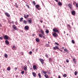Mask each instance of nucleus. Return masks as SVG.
Segmentation results:
<instances>
[{
    "label": "nucleus",
    "mask_w": 78,
    "mask_h": 78,
    "mask_svg": "<svg viewBox=\"0 0 78 78\" xmlns=\"http://www.w3.org/2000/svg\"><path fill=\"white\" fill-rule=\"evenodd\" d=\"M53 31L54 32H55V33H59L60 31L58 30H57V28H54L53 29Z\"/></svg>",
    "instance_id": "nucleus-1"
},
{
    "label": "nucleus",
    "mask_w": 78,
    "mask_h": 78,
    "mask_svg": "<svg viewBox=\"0 0 78 78\" xmlns=\"http://www.w3.org/2000/svg\"><path fill=\"white\" fill-rule=\"evenodd\" d=\"M59 47L57 45H56L55 47H53V49L54 50H59Z\"/></svg>",
    "instance_id": "nucleus-2"
},
{
    "label": "nucleus",
    "mask_w": 78,
    "mask_h": 78,
    "mask_svg": "<svg viewBox=\"0 0 78 78\" xmlns=\"http://www.w3.org/2000/svg\"><path fill=\"white\" fill-rule=\"evenodd\" d=\"M36 8L37 9H38L39 10H40V9H41V8L39 5H37L35 6Z\"/></svg>",
    "instance_id": "nucleus-3"
},
{
    "label": "nucleus",
    "mask_w": 78,
    "mask_h": 78,
    "mask_svg": "<svg viewBox=\"0 0 78 78\" xmlns=\"http://www.w3.org/2000/svg\"><path fill=\"white\" fill-rule=\"evenodd\" d=\"M52 35L54 37H58V36L57 34L56 33H53Z\"/></svg>",
    "instance_id": "nucleus-4"
},
{
    "label": "nucleus",
    "mask_w": 78,
    "mask_h": 78,
    "mask_svg": "<svg viewBox=\"0 0 78 78\" xmlns=\"http://www.w3.org/2000/svg\"><path fill=\"white\" fill-rule=\"evenodd\" d=\"M5 14L6 16H7V17H10V14H9L8 12L5 13Z\"/></svg>",
    "instance_id": "nucleus-5"
},
{
    "label": "nucleus",
    "mask_w": 78,
    "mask_h": 78,
    "mask_svg": "<svg viewBox=\"0 0 78 78\" xmlns=\"http://www.w3.org/2000/svg\"><path fill=\"white\" fill-rule=\"evenodd\" d=\"M9 37L7 35H5L4 37V39H5V40H8V39Z\"/></svg>",
    "instance_id": "nucleus-6"
},
{
    "label": "nucleus",
    "mask_w": 78,
    "mask_h": 78,
    "mask_svg": "<svg viewBox=\"0 0 78 78\" xmlns=\"http://www.w3.org/2000/svg\"><path fill=\"white\" fill-rule=\"evenodd\" d=\"M39 60H40L41 64H43L44 63V60H43V59L41 58H39Z\"/></svg>",
    "instance_id": "nucleus-7"
},
{
    "label": "nucleus",
    "mask_w": 78,
    "mask_h": 78,
    "mask_svg": "<svg viewBox=\"0 0 78 78\" xmlns=\"http://www.w3.org/2000/svg\"><path fill=\"white\" fill-rule=\"evenodd\" d=\"M12 27L13 29H14V30H17V27H16V25H13L12 26Z\"/></svg>",
    "instance_id": "nucleus-8"
},
{
    "label": "nucleus",
    "mask_w": 78,
    "mask_h": 78,
    "mask_svg": "<svg viewBox=\"0 0 78 78\" xmlns=\"http://www.w3.org/2000/svg\"><path fill=\"white\" fill-rule=\"evenodd\" d=\"M27 66L25 65L24 66H23V68L24 70H25V71H26L27 70Z\"/></svg>",
    "instance_id": "nucleus-9"
},
{
    "label": "nucleus",
    "mask_w": 78,
    "mask_h": 78,
    "mask_svg": "<svg viewBox=\"0 0 78 78\" xmlns=\"http://www.w3.org/2000/svg\"><path fill=\"white\" fill-rule=\"evenodd\" d=\"M71 14L73 16H75V14L76 13H75V11H73L71 12Z\"/></svg>",
    "instance_id": "nucleus-10"
},
{
    "label": "nucleus",
    "mask_w": 78,
    "mask_h": 78,
    "mask_svg": "<svg viewBox=\"0 0 78 78\" xmlns=\"http://www.w3.org/2000/svg\"><path fill=\"white\" fill-rule=\"evenodd\" d=\"M25 28L26 30H29V27L28 26H26L25 27Z\"/></svg>",
    "instance_id": "nucleus-11"
},
{
    "label": "nucleus",
    "mask_w": 78,
    "mask_h": 78,
    "mask_svg": "<svg viewBox=\"0 0 78 78\" xmlns=\"http://www.w3.org/2000/svg\"><path fill=\"white\" fill-rule=\"evenodd\" d=\"M12 50H14L16 49V47L15 45L12 46Z\"/></svg>",
    "instance_id": "nucleus-12"
},
{
    "label": "nucleus",
    "mask_w": 78,
    "mask_h": 78,
    "mask_svg": "<svg viewBox=\"0 0 78 78\" xmlns=\"http://www.w3.org/2000/svg\"><path fill=\"white\" fill-rule=\"evenodd\" d=\"M5 42L7 45H9V41H8V40H6L5 41Z\"/></svg>",
    "instance_id": "nucleus-13"
},
{
    "label": "nucleus",
    "mask_w": 78,
    "mask_h": 78,
    "mask_svg": "<svg viewBox=\"0 0 78 78\" xmlns=\"http://www.w3.org/2000/svg\"><path fill=\"white\" fill-rule=\"evenodd\" d=\"M28 17H29V15H24V17L25 18V19H27Z\"/></svg>",
    "instance_id": "nucleus-14"
},
{
    "label": "nucleus",
    "mask_w": 78,
    "mask_h": 78,
    "mask_svg": "<svg viewBox=\"0 0 78 78\" xmlns=\"http://www.w3.org/2000/svg\"><path fill=\"white\" fill-rule=\"evenodd\" d=\"M32 75L34 77H36V73L34 72L32 73Z\"/></svg>",
    "instance_id": "nucleus-15"
},
{
    "label": "nucleus",
    "mask_w": 78,
    "mask_h": 78,
    "mask_svg": "<svg viewBox=\"0 0 78 78\" xmlns=\"http://www.w3.org/2000/svg\"><path fill=\"white\" fill-rule=\"evenodd\" d=\"M41 33L42 34V35H44V30H41Z\"/></svg>",
    "instance_id": "nucleus-16"
},
{
    "label": "nucleus",
    "mask_w": 78,
    "mask_h": 78,
    "mask_svg": "<svg viewBox=\"0 0 78 78\" xmlns=\"http://www.w3.org/2000/svg\"><path fill=\"white\" fill-rule=\"evenodd\" d=\"M33 68L34 70H36V68H37V66L36 65H34L33 66Z\"/></svg>",
    "instance_id": "nucleus-17"
},
{
    "label": "nucleus",
    "mask_w": 78,
    "mask_h": 78,
    "mask_svg": "<svg viewBox=\"0 0 78 78\" xmlns=\"http://www.w3.org/2000/svg\"><path fill=\"white\" fill-rule=\"evenodd\" d=\"M68 6L69 7V8L72 9V5L70 4H69L68 5Z\"/></svg>",
    "instance_id": "nucleus-18"
},
{
    "label": "nucleus",
    "mask_w": 78,
    "mask_h": 78,
    "mask_svg": "<svg viewBox=\"0 0 78 78\" xmlns=\"http://www.w3.org/2000/svg\"><path fill=\"white\" fill-rule=\"evenodd\" d=\"M29 23H31L32 22V21L31 20H29L27 21Z\"/></svg>",
    "instance_id": "nucleus-19"
},
{
    "label": "nucleus",
    "mask_w": 78,
    "mask_h": 78,
    "mask_svg": "<svg viewBox=\"0 0 78 78\" xmlns=\"http://www.w3.org/2000/svg\"><path fill=\"white\" fill-rule=\"evenodd\" d=\"M35 41H36V42H39V39L38 38H36L35 39Z\"/></svg>",
    "instance_id": "nucleus-20"
},
{
    "label": "nucleus",
    "mask_w": 78,
    "mask_h": 78,
    "mask_svg": "<svg viewBox=\"0 0 78 78\" xmlns=\"http://www.w3.org/2000/svg\"><path fill=\"white\" fill-rule=\"evenodd\" d=\"M64 51L65 52H67V53H69V51L66 48L64 49Z\"/></svg>",
    "instance_id": "nucleus-21"
},
{
    "label": "nucleus",
    "mask_w": 78,
    "mask_h": 78,
    "mask_svg": "<svg viewBox=\"0 0 78 78\" xmlns=\"http://www.w3.org/2000/svg\"><path fill=\"white\" fill-rule=\"evenodd\" d=\"M45 33L46 34H48L49 33V30H46Z\"/></svg>",
    "instance_id": "nucleus-22"
},
{
    "label": "nucleus",
    "mask_w": 78,
    "mask_h": 78,
    "mask_svg": "<svg viewBox=\"0 0 78 78\" xmlns=\"http://www.w3.org/2000/svg\"><path fill=\"white\" fill-rule=\"evenodd\" d=\"M7 70L8 71H10V70H11V68L9 66L7 68Z\"/></svg>",
    "instance_id": "nucleus-23"
},
{
    "label": "nucleus",
    "mask_w": 78,
    "mask_h": 78,
    "mask_svg": "<svg viewBox=\"0 0 78 78\" xmlns=\"http://www.w3.org/2000/svg\"><path fill=\"white\" fill-rule=\"evenodd\" d=\"M23 23H24V24H27V21L25 20L23 21Z\"/></svg>",
    "instance_id": "nucleus-24"
},
{
    "label": "nucleus",
    "mask_w": 78,
    "mask_h": 78,
    "mask_svg": "<svg viewBox=\"0 0 78 78\" xmlns=\"http://www.w3.org/2000/svg\"><path fill=\"white\" fill-rule=\"evenodd\" d=\"M44 76L46 78H49L48 76V75L47 74H45Z\"/></svg>",
    "instance_id": "nucleus-25"
},
{
    "label": "nucleus",
    "mask_w": 78,
    "mask_h": 78,
    "mask_svg": "<svg viewBox=\"0 0 78 78\" xmlns=\"http://www.w3.org/2000/svg\"><path fill=\"white\" fill-rule=\"evenodd\" d=\"M45 47H50V45L49 44H46L45 45Z\"/></svg>",
    "instance_id": "nucleus-26"
},
{
    "label": "nucleus",
    "mask_w": 78,
    "mask_h": 78,
    "mask_svg": "<svg viewBox=\"0 0 78 78\" xmlns=\"http://www.w3.org/2000/svg\"><path fill=\"white\" fill-rule=\"evenodd\" d=\"M67 27L68 28V29H69L70 28V26L69 24L67 25Z\"/></svg>",
    "instance_id": "nucleus-27"
},
{
    "label": "nucleus",
    "mask_w": 78,
    "mask_h": 78,
    "mask_svg": "<svg viewBox=\"0 0 78 78\" xmlns=\"http://www.w3.org/2000/svg\"><path fill=\"white\" fill-rule=\"evenodd\" d=\"M77 73H78V72H77V71H76L74 72V74L75 75H77Z\"/></svg>",
    "instance_id": "nucleus-28"
},
{
    "label": "nucleus",
    "mask_w": 78,
    "mask_h": 78,
    "mask_svg": "<svg viewBox=\"0 0 78 78\" xmlns=\"http://www.w3.org/2000/svg\"><path fill=\"white\" fill-rule=\"evenodd\" d=\"M15 6H16V8H18V5H17V3H15Z\"/></svg>",
    "instance_id": "nucleus-29"
},
{
    "label": "nucleus",
    "mask_w": 78,
    "mask_h": 78,
    "mask_svg": "<svg viewBox=\"0 0 78 78\" xmlns=\"http://www.w3.org/2000/svg\"><path fill=\"white\" fill-rule=\"evenodd\" d=\"M63 77H65L67 76V74H65L63 75Z\"/></svg>",
    "instance_id": "nucleus-30"
},
{
    "label": "nucleus",
    "mask_w": 78,
    "mask_h": 78,
    "mask_svg": "<svg viewBox=\"0 0 78 78\" xmlns=\"http://www.w3.org/2000/svg\"><path fill=\"white\" fill-rule=\"evenodd\" d=\"M43 73L44 74H46L47 73V72H46L45 71H43Z\"/></svg>",
    "instance_id": "nucleus-31"
},
{
    "label": "nucleus",
    "mask_w": 78,
    "mask_h": 78,
    "mask_svg": "<svg viewBox=\"0 0 78 78\" xmlns=\"http://www.w3.org/2000/svg\"><path fill=\"white\" fill-rule=\"evenodd\" d=\"M23 19V18H22V17L21 18H20V22H22Z\"/></svg>",
    "instance_id": "nucleus-32"
},
{
    "label": "nucleus",
    "mask_w": 78,
    "mask_h": 78,
    "mask_svg": "<svg viewBox=\"0 0 78 78\" xmlns=\"http://www.w3.org/2000/svg\"><path fill=\"white\" fill-rule=\"evenodd\" d=\"M58 4V5H59V6H61L62 5V4L61 2H59Z\"/></svg>",
    "instance_id": "nucleus-33"
},
{
    "label": "nucleus",
    "mask_w": 78,
    "mask_h": 78,
    "mask_svg": "<svg viewBox=\"0 0 78 78\" xmlns=\"http://www.w3.org/2000/svg\"><path fill=\"white\" fill-rule=\"evenodd\" d=\"M5 56L6 58H8V55H7L6 54H5Z\"/></svg>",
    "instance_id": "nucleus-34"
},
{
    "label": "nucleus",
    "mask_w": 78,
    "mask_h": 78,
    "mask_svg": "<svg viewBox=\"0 0 78 78\" xmlns=\"http://www.w3.org/2000/svg\"><path fill=\"white\" fill-rule=\"evenodd\" d=\"M38 75L39 77V78H41V73H39L38 74Z\"/></svg>",
    "instance_id": "nucleus-35"
},
{
    "label": "nucleus",
    "mask_w": 78,
    "mask_h": 78,
    "mask_svg": "<svg viewBox=\"0 0 78 78\" xmlns=\"http://www.w3.org/2000/svg\"><path fill=\"white\" fill-rule=\"evenodd\" d=\"M32 2H33V3L34 5H36V2H35V1H33Z\"/></svg>",
    "instance_id": "nucleus-36"
},
{
    "label": "nucleus",
    "mask_w": 78,
    "mask_h": 78,
    "mask_svg": "<svg viewBox=\"0 0 78 78\" xmlns=\"http://www.w3.org/2000/svg\"><path fill=\"white\" fill-rule=\"evenodd\" d=\"M39 37H41L42 38V34H39Z\"/></svg>",
    "instance_id": "nucleus-37"
},
{
    "label": "nucleus",
    "mask_w": 78,
    "mask_h": 78,
    "mask_svg": "<svg viewBox=\"0 0 78 78\" xmlns=\"http://www.w3.org/2000/svg\"><path fill=\"white\" fill-rule=\"evenodd\" d=\"M71 42L72 43H73V44H75V41H74L73 40H72Z\"/></svg>",
    "instance_id": "nucleus-38"
},
{
    "label": "nucleus",
    "mask_w": 78,
    "mask_h": 78,
    "mask_svg": "<svg viewBox=\"0 0 78 78\" xmlns=\"http://www.w3.org/2000/svg\"><path fill=\"white\" fill-rule=\"evenodd\" d=\"M66 62H69V59H66Z\"/></svg>",
    "instance_id": "nucleus-39"
},
{
    "label": "nucleus",
    "mask_w": 78,
    "mask_h": 78,
    "mask_svg": "<svg viewBox=\"0 0 78 78\" xmlns=\"http://www.w3.org/2000/svg\"><path fill=\"white\" fill-rule=\"evenodd\" d=\"M73 5H76V2H75V1H74L73 3Z\"/></svg>",
    "instance_id": "nucleus-40"
},
{
    "label": "nucleus",
    "mask_w": 78,
    "mask_h": 78,
    "mask_svg": "<svg viewBox=\"0 0 78 78\" xmlns=\"http://www.w3.org/2000/svg\"><path fill=\"white\" fill-rule=\"evenodd\" d=\"M3 39V37L1 36L0 37V39H1V40H2Z\"/></svg>",
    "instance_id": "nucleus-41"
},
{
    "label": "nucleus",
    "mask_w": 78,
    "mask_h": 78,
    "mask_svg": "<svg viewBox=\"0 0 78 78\" xmlns=\"http://www.w3.org/2000/svg\"><path fill=\"white\" fill-rule=\"evenodd\" d=\"M73 62H76V60H75V58H73Z\"/></svg>",
    "instance_id": "nucleus-42"
},
{
    "label": "nucleus",
    "mask_w": 78,
    "mask_h": 78,
    "mask_svg": "<svg viewBox=\"0 0 78 78\" xmlns=\"http://www.w3.org/2000/svg\"><path fill=\"white\" fill-rule=\"evenodd\" d=\"M55 44L57 45H59V44H58V43L57 42H55Z\"/></svg>",
    "instance_id": "nucleus-43"
},
{
    "label": "nucleus",
    "mask_w": 78,
    "mask_h": 78,
    "mask_svg": "<svg viewBox=\"0 0 78 78\" xmlns=\"http://www.w3.org/2000/svg\"><path fill=\"white\" fill-rule=\"evenodd\" d=\"M76 6L77 8H78V3H76Z\"/></svg>",
    "instance_id": "nucleus-44"
},
{
    "label": "nucleus",
    "mask_w": 78,
    "mask_h": 78,
    "mask_svg": "<svg viewBox=\"0 0 78 78\" xmlns=\"http://www.w3.org/2000/svg\"><path fill=\"white\" fill-rule=\"evenodd\" d=\"M29 54H30V55H31V54H32V51H30L29 52Z\"/></svg>",
    "instance_id": "nucleus-45"
},
{
    "label": "nucleus",
    "mask_w": 78,
    "mask_h": 78,
    "mask_svg": "<svg viewBox=\"0 0 78 78\" xmlns=\"http://www.w3.org/2000/svg\"><path fill=\"white\" fill-rule=\"evenodd\" d=\"M45 56L47 57V58H48V55H47V54H46L45 55Z\"/></svg>",
    "instance_id": "nucleus-46"
},
{
    "label": "nucleus",
    "mask_w": 78,
    "mask_h": 78,
    "mask_svg": "<svg viewBox=\"0 0 78 78\" xmlns=\"http://www.w3.org/2000/svg\"><path fill=\"white\" fill-rule=\"evenodd\" d=\"M21 73L22 74H24V71H23Z\"/></svg>",
    "instance_id": "nucleus-47"
},
{
    "label": "nucleus",
    "mask_w": 78,
    "mask_h": 78,
    "mask_svg": "<svg viewBox=\"0 0 78 78\" xmlns=\"http://www.w3.org/2000/svg\"><path fill=\"white\" fill-rule=\"evenodd\" d=\"M40 22H41V23H42L43 21L42 20H40Z\"/></svg>",
    "instance_id": "nucleus-48"
},
{
    "label": "nucleus",
    "mask_w": 78,
    "mask_h": 78,
    "mask_svg": "<svg viewBox=\"0 0 78 78\" xmlns=\"http://www.w3.org/2000/svg\"><path fill=\"white\" fill-rule=\"evenodd\" d=\"M26 5L27 6L28 8H30V7H29V6H28V5Z\"/></svg>",
    "instance_id": "nucleus-49"
},
{
    "label": "nucleus",
    "mask_w": 78,
    "mask_h": 78,
    "mask_svg": "<svg viewBox=\"0 0 78 78\" xmlns=\"http://www.w3.org/2000/svg\"><path fill=\"white\" fill-rule=\"evenodd\" d=\"M58 78H61V76L60 75L58 76Z\"/></svg>",
    "instance_id": "nucleus-50"
},
{
    "label": "nucleus",
    "mask_w": 78,
    "mask_h": 78,
    "mask_svg": "<svg viewBox=\"0 0 78 78\" xmlns=\"http://www.w3.org/2000/svg\"><path fill=\"white\" fill-rule=\"evenodd\" d=\"M0 27H2V24H1V23H0Z\"/></svg>",
    "instance_id": "nucleus-51"
},
{
    "label": "nucleus",
    "mask_w": 78,
    "mask_h": 78,
    "mask_svg": "<svg viewBox=\"0 0 78 78\" xmlns=\"http://www.w3.org/2000/svg\"><path fill=\"white\" fill-rule=\"evenodd\" d=\"M42 37H43V39H45V38L44 36Z\"/></svg>",
    "instance_id": "nucleus-52"
},
{
    "label": "nucleus",
    "mask_w": 78,
    "mask_h": 78,
    "mask_svg": "<svg viewBox=\"0 0 78 78\" xmlns=\"http://www.w3.org/2000/svg\"><path fill=\"white\" fill-rule=\"evenodd\" d=\"M15 69L16 70H17V68H15Z\"/></svg>",
    "instance_id": "nucleus-53"
},
{
    "label": "nucleus",
    "mask_w": 78,
    "mask_h": 78,
    "mask_svg": "<svg viewBox=\"0 0 78 78\" xmlns=\"http://www.w3.org/2000/svg\"><path fill=\"white\" fill-rule=\"evenodd\" d=\"M56 2H58V0H55Z\"/></svg>",
    "instance_id": "nucleus-54"
},
{
    "label": "nucleus",
    "mask_w": 78,
    "mask_h": 78,
    "mask_svg": "<svg viewBox=\"0 0 78 78\" xmlns=\"http://www.w3.org/2000/svg\"><path fill=\"white\" fill-rule=\"evenodd\" d=\"M35 35V34H32V36H34Z\"/></svg>",
    "instance_id": "nucleus-55"
},
{
    "label": "nucleus",
    "mask_w": 78,
    "mask_h": 78,
    "mask_svg": "<svg viewBox=\"0 0 78 78\" xmlns=\"http://www.w3.org/2000/svg\"><path fill=\"white\" fill-rule=\"evenodd\" d=\"M16 25H17V22H16Z\"/></svg>",
    "instance_id": "nucleus-56"
},
{
    "label": "nucleus",
    "mask_w": 78,
    "mask_h": 78,
    "mask_svg": "<svg viewBox=\"0 0 78 78\" xmlns=\"http://www.w3.org/2000/svg\"><path fill=\"white\" fill-rule=\"evenodd\" d=\"M37 50H38V49H36V51H37Z\"/></svg>",
    "instance_id": "nucleus-57"
},
{
    "label": "nucleus",
    "mask_w": 78,
    "mask_h": 78,
    "mask_svg": "<svg viewBox=\"0 0 78 78\" xmlns=\"http://www.w3.org/2000/svg\"><path fill=\"white\" fill-rule=\"evenodd\" d=\"M48 44H50V42H48Z\"/></svg>",
    "instance_id": "nucleus-58"
},
{
    "label": "nucleus",
    "mask_w": 78,
    "mask_h": 78,
    "mask_svg": "<svg viewBox=\"0 0 78 78\" xmlns=\"http://www.w3.org/2000/svg\"><path fill=\"white\" fill-rule=\"evenodd\" d=\"M23 55V52L22 53Z\"/></svg>",
    "instance_id": "nucleus-59"
},
{
    "label": "nucleus",
    "mask_w": 78,
    "mask_h": 78,
    "mask_svg": "<svg viewBox=\"0 0 78 78\" xmlns=\"http://www.w3.org/2000/svg\"><path fill=\"white\" fill-rule=\"evenodd\" d=\"M62 48H64V47H62Z\"/></svg>",
    "instance_id": "nucleus-60"
},
{
    "label": "nucleus",
    "mask_w": 78,
    "mask_h": 78,
    "mask_svg": "<svg viewBox=\"0 0 78 78\" xmlns=\"http://www.w3.org/2000/svg\"><path fill=\"white\" fill-rule=\"evenodd\" d=\"M43 28H44V27H43Z\"/></svg>",
    "instance_id": "nucleus-61"
}]
</instances>
